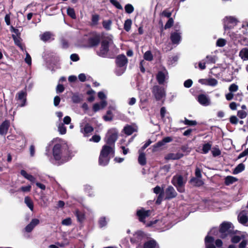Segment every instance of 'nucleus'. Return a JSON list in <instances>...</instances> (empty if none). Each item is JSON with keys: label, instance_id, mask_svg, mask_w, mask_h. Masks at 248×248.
<instances>
[{"label": "nucleus", "instance_id": "f257e3e1", "mask_svg": "<svg viewBox=\"0 0 248 248\" xmlns=\"http://www.w3.org/2000/svg\"><path fill=\"white\" fill-rule=\"evenodd\" d=\"M113 44L112 36L109 35L101 42L99 48L96 50L97 54L102 57H106L109 50V46Z\"/></svg>", "mask_w": 248, "mask_h": 248}, {"label": "nucleus", "instance_id": "f03ea898", "mask_svg": "<svg viewBox=\"0 0 248 248\" xmlns=\"http://www.w3.org/2000/svg\"><path fill=\"white\" fill-rule=\"evenodd\" d=\"M68 150L67 146L65 144L57 143L53 148V156L56 161L63 160Z\"/></svg>", "mask_w": 248, "mask_h": 248}, {"label": "nucleus", "instance_id": "7ed1b4c3", "mask_svg": "<svg viewBox=\"0 0 248 248\" xmlns=\"http://www.w3.org/2000/svg\"><path fill=\"white\" fill-rule=\"evenodd\" d=\"M187 181L186 176H182L180 174L174 175L172 180V184L176 187L177 190L180 193H183L185 191V186Z\"/></svg>", "mask_w": 248, "mask_h": 248}, {"label": "nucleus", "instance_id": "20e7f679", "mask_svg": "<svg viewBox=\"0 0 248 248\" xmlns=\"http://www.w3.org/2000/svg\"><path fill=\"white\" fill-rule=\"evenodd\" d=\"M169 217L168 216L164 217L161 220H155L154 222H151L150 223H147V226H152L156 224L155 227L160 231H164L171 228L172 226L171 223L169 222Z\"/></svg>", "mask_w": 248, "mask_h": 248}, {"label": "nucleus", "instance_id": "39448f33", "mask_svg": "<svg viewBox=\"0 0 248 248\" xmlns=\"http://www.w3.org/2000/svg\"><path fill=\"white\" fill-rule=\"evenodd\" d=\"M152 93L157 101L161 100L166 96L165 89L158 85H155L152 89Z\"/></svg>", "mask_w": 248, "mask_h": 248}, {"label": "nucleus", "instance_id": "423d86ee", "mask_svg": "<svg viewBox=\"0 0 248 248\" xmlns=\"http://www.w3.org/2000/svg\"><path fill=\"white\" fill-rule=\"evenodd\" d=\"M118 131L116 128L109 129L106 134V141L107 144L113 145L118 138Z\"/></svg>", "mask_w": 248, "mask_h": 248}, {"label": "nucleus", "instance_id": "0eeeda50", "mask_svg": "<svg viewBox=\"0 0 248 248\" xmlns=\"http://www.w3.org/2000/svg\"><path fill=\"white\" fill-rule=\"evenodd\" d=\"M237 19L231 16H226L223 19L224 28L225 31L232 29L236 25L237 23Z\"/></svg>", "mask_w": 248, "mask_h": 248}, {"label": "nucleus", "instance_id": "6e6552de", "mask_svg": "<svg viewBox=\"0 0 248 248\" xmlns=\"http://www.w3.org/2000/svg\"><path fill=\"white\" fill-rule=\"evenodd\" d=\"M27 93L25 91H21L17 93L16 99L17 102L18 106L21 107L26 105Z\"/></svg>", "mask_w": 248, "mask_h": 248}, {"label": "nucleus", "instance_id": "1a4fd4ad", "mask_svg": "<svg viewBox=\"0 0 248 248\" xmlns=\"http://www.w3.org/2000/svg\"><path fill=\"white\" fill-rule=\"evenodd\" d=\"M232 224L230 222H223L220 226L219 232L221 233L220 237L224 238L230 232Z\"/></svg>", "mask_w": 248, "mask_h": 248}, {"label": "nucleus", "instance_id": "9d476101", "mask_svg": "<svg viewBox=\"0 0 248 248\" xmlns=\"http://www.w3.org/2000/svg\"><path fill=\"white\" fill-rule=\"evenodd\" d=\"M114 151L113 147L111 146L104 145L101 150V159L104 157L110 156V158L113 156Z\"/></svg>", "mask_w": 248, "mask_h": 248}, {"label": "nucleus", "instance_id": "9b49d317", "mask_svg": "<svg viewBox=\"0 0 248 248\" xmlns=\"http://www.w3.org/2000/svg\"><path fill=\"white\" fill-rule=\"evenodd\" d=\"M151 214L150 210H145L143 209L137 211V215L140 221L145 223V219Z\"/></svg>", "mask_w": 248, "mask_h": 248}, {"label": "nucleus", "instance_id": "f8f14e48", "mask_svg": "<svg viewBox=\"0 0 248 248\" xmlns=\"http://www.w3.org/2000/svg\"><path fill=\"white\" fill-rule=\"evenodd\" d=\"M168 78V72L166 70L159 71L156 75V79L159 84H164L165 80Z\"/></svg>", "mask_w": 248, "mask_h": 248}, {"label": "nucleus", "instance_id": "ddd939ff", "mask_svg": "<svg viewBox=\"0 0 248 248\" xmlns=\"http://www.w3.org/2000/svg\"><path fill=\"white\" fill-rule=\"evenodd\" d=\"M199 82L202 84L213 87L216 86L218 83L217 80L214 78L200 79L199 80Z\"/></svg>", "mask_w": 248, "mask_h": 248}, {"label": "nucleus", "instance_id": "4468645a", "mask_svg": "<svg viewBox=\"0 0 248 248\" xmlns=\"http://www.w3.org/2000/svg\"><path fill=\"white\" fill-rule=\"evenodd\" d=\"M80 132L84 134L85 137H88L90 133L93 131V128L89 124H87L83 126L82 124L80 125Z\"/></svg>", "mask_w": 248, "mask_h": 248}, {"label": "nucleus", "instance_id": "2eb2a0df", "mask_svg": "<svg viewBox=\"0 0 248 248\" xmlns=\"http://www.w3.org/2000/svg\"><path fill=\"white\" fill-rule=\"evenodd\" d=\"M198 101L202 106H207L210 105V99L205 94H201L199 95Z\"/></svg>", "mask_w": 248, "mask_h": 248}, {"label": "nucleus", "instance_id": "dca6fc26", "mask_svg": "<svg viewBox=\"0 0 248 248\" xmlns=\"http://www.w3.org/2000/svg\"><path fill=\"white\" fill-rule=\"evenodd\" d=\"M116 62L117 66L125 67L127 63V59L124 55H119L117 57Z\"/></svg>", "mask_w": 248, "mask_h": 248}, {"label": "nucleus", "instance_id": "f3484780", "mask_svg": "<svg viewBox=\"0 0 248 248\" xmlns=\"http://www.w3.org/2000/svg\"><path fill=\"white\" fill-rule=\"evenodd\" d=\"M40 221L38 219L33 218L31 222L25 227V231L27 232H31L33 229L39 224Z\"/></svg>", "mask_w": 248, "mask_h": 248}, {"label": "nucleus", "instance_id": "a211bd4d", "mask_svg": "<svg viewBox=\"0 0 248 248\" xmlns=\"http://www.w3.org/2000/svg\"><path fill=\"white\" fill-rule=\"evenodd\" d=\"M166 197L167 199L174 198L177 195V193L172 186H168L165 191Z\"/></svg>", "mask_w": 248, "mask_h": 248}, {"label": "nucleus", "instance_id": "6ab92c4d", "mask_svg": "<svg viewBox=\"0 0 248 248\" xmlns=\"http://www.w3.org/2000/svg\"><path fill=\"white\" fill-rule=\"evenodd\" d=\"M181 32L174 31L171 33L170 39L172 43L174 44H178L181 39Z\"/></svg>", "mask_w": 248, "mask_h": 248}, {"label": "nucleus", "instance_id": "aec40b11", "mask_svg": "<svg viewBox=\"0 0 248 248\" xmlns=\"http://www.w3.org/2000/svg\"><path fill=\"white\" fill-rule=\"evenodd\" d=\"M115 107L110 106L108 107V109L107 111L106 115L103 116V119L105 121H111L113 120V115L112 111L115 110Z\"/></svg>", "mask_w": 248, "mask_h": 248}, {"label": "nucleus", "instance_id": "412c9836", "mask_svg": "<svg viewBox=\"0 0 248 248\" xmlns=\"http://www.w3.org/2000/svg\"><path fill=\"white\" fill-rule=\"evenodd\" d=\"M10 126V122L9 121H5L0 125V134L1 135H5Z\"/></svg>", "mask_w": 248, "mask_h": 248}, {"label": "nucleus", "instance_id": "4be33fe9", "mask_svg": "<svg viewBox=\"0 0 248 248\" xmlns=\"http://www.w3.org/2000/svg\"><path fill=\"white\" fill-rule=\"evenodd\" d=\"M107 105V102L106 100H103L100 103H95L93 107V109L94 112H97L101 109L104 108Z\"/></svg>", "mask_w": 248, "mask_h": 248}, {"label": "nucleus", "instance_id": "5701e85b", "mask_svg": "<svg viewBox=\"0 0 248 248\" xmlns=\"http://www.w3.org/2000/svg\"><path fill=\"white\" fill-rule=\"evenodd\" d=\"M144 248H159V246L156 242L154 240L151 239L147 241L144 244Z\"/></svg>", "mask_w": 248, "mask_h": 248}, {"label": "nucleus", "instance_id": "b1692460", "mask_svg": "<svg viewBox=\"0 0 248 248\" xmlns=\"http://www.w3.org/2000/svg\"><path fill=\"white\" fill-rule=\"evenodd\" d=\"M53 35L52 33L49 31H46L44 33L40 35V38L41 40L44 42H46L50 41L51 40H53Z\"/></svg>", "mask_w": 248, "mask_h": 248}, {"label": "nucleus", "instance_id": "393cba45", "mask_svg": "<svg viewBox=\"0 0 248 248\" xmlns=\"http://www.w3.org/2000/svg\"><path fill=\"white\" fill-rule=\"evenodd\" d=\"M214 239L212 236L208 235L205 238V244L206 248H216L213 244Z\"/></svg>", "mask_w": 248, "mask_h": 248}, {"label": "nucleus", "instance_id": "a878e982", "mask_svg": "<svg viewBox=\"0 0 248 248\" xmlns=\"http://www.w3.org/2000/svg\"><path fill=\"white\" fill-rule=\"evenodd\" d=\"M172 140V138L170 137H167L164 138L161 141H158L156 144H155L154 147V148H159L163 145H164L165 143L170 142Z\"/></svg>", "mask_w": 248, "mask_h": 248}, {"label": "nucleus", "instance_id": "bb28decb", "mask_svg": "<svg viewBox=\"0 0 248 248\" xmlns=\"http://www.w3.org/2000/svg\"><path fill=\"white\" fill-rule=\"evenodd\" d=\"M239 56L243 61L248 60V48L245 47L243 48L239 53Z\"/></svg>", "mask_w": 248, "mask_h": 248}, {"label": "nucleus", "instance_id": "cd10ccee", "mask_svg": "<svg viewBox=\"0 0 248 248\" xmlns=\"http://www.w3.org/2000/svg\"><path fill=\"white\" fill-rule=\"evenodd\" d=\"M238 219L239 222L242 224L246 223L248 220L246 213L244 211L240 213L238 216Z\"/></svg>", "mask_w": 248, "mask_h": 248}, {"label": "nucleus", "instance_id": "c85d7f7f", "mask_svg": "<svg viewBox=\"0 0 248 248\" xmlns=\"http://www.w3.org/2000/svg\"><path fill=\"white\" fill-rule=\"evenodd\" d=\"M183 155L180 153H170L168 154L166 158L167 159H178L183 157Z\"/></svg>", "mask_w": 248, "mask_h": 248}, {"label": "nucleus", "instance_id": "c756f323", "mask_svg": "<svg viewBox=\"0 0 248 248\" xmlns=\"http://www.w3.org/2000/svg\"><path fill=\"white\" fill-rule=\"evenodd\" d=\"M12 36L14 41L15 44L17 46L21 49L23 50L24 47L21 43L22 39L20 37L16 36L15 34H13Z\"/></svg>", "mask_w": 248, "mask_h": 248}, {"label": "nucleus", "instance_id": "7c9ffc66", "mask_svg": "<svg viewBox=\"0 0 248 248\" xmlns=\"http://www.w3.org/2000/svg\"><path fill=\"white\" fill-rule=\"evenodd\" d=\"M139 156L138 157V162L139 163L142 165H145L146 163V159L145 157V155L140 150H139Z\"/></svg>", "mask_w": 248, "mask_h": 248}, {"label": "nucleus", "instance_id": "2f4dec72", "mask_svg": "<svg viewBox=\"0 0 248 248\" xmlns=\"http://www.w3.org/2000/svg\"><path fill=\"white\" fill-rule=\"evenodd\" d=\"M21 174L26 179H28L31 182L34 183L35 181V178L32 175L29 174L24 170H21Z\"/></svg>", "mask_w": 248, "mask_h": 248}, {"label": "nucleus", "instance_id": "473e14b6", "mask_svg": "<svg viewBox=\"0 0 248 248\" xmlns=\"http://www.w3.org/2000/svg\"><path fill=\"white\" fill-rule=\"evenodd\" d=\"M136 130V128L132 125H126L124 128V131L127 135H131L133 132Z\"/></svg>", "mask_w": 248, "mask_h": 248}, {"label": "nucleus", "instance_id": "72a5a7b5", "mask_svg": "<svg viewBox=\"0 0 248 248\" xmlns=\"http://www.w3.org/2000/svg\"><path fill=\"white\" fill-rule=\"evenodd\" d=\"M190 182L195 186H200L203 184V182L200 178H192Z\"/></svg>", "mask_w": 248, "mask_h": 248}, {"label": "nucleus", "instance_id": "f704fd0d", "mask_svg": "<svg viewBox=\"0 0 248 248\" xmlns=\"http://www.w3.org/2000/svg\"><path fill=\"white\" fill-rule=\"evenodd\" d=\"M88 42L91 46H93L98 44L99 39L97 37H91L89 39Z\"/></svg>", "mask_w": 248, "mask_h": 248}, {"label": "nucleus", "instance_id": "c9c22d12", "mask_svg": "<svg viewBox=\"0 0 248 248\" xmlns=\"http://www.w3.org/2000/svg\"><path fill=\"white\" fill-rule=\"evenodd\" d=\"M78 222H82L85 219V215L82 212H80L78 210H77L75 213Z\"/></svg>", "mask_w": 248, "mask_h": 248}, {"label": "nucleus", "instance_id": "e433bc0d", "mask_svg": "<svg viewBox=\"0 0 248 248\" xmlns=\"http://www.w3.org/2000/svg\"><path fill=\"white\" fill-rule=\"evenodd\" d=\"M110 158V156H106V157H104L101 159L100 154L99 158V165L102 166L107 165L108 163Z\"/></svg>", "mask_w": 248, "mask_h": 248}, {"label": "nucleus", "instance_id": "4c0bfd02", "mask_svg": "<svg viewBox=\"0 0 248 248\" xmlns=\"http://www.w3.org/2000/svg\"><path fill=\"white\" fill-rule=\"evenodd\" d=\"M237 179L231 176H228L225 179V183L226 185H230L237 181Z\"/></svg>", "mask_w": 248, "mask_h": 248}, {"label": "nucleus", "instance_id": "58836bf2", "mask_svg": "<svg viewBox=\"0 0 248 248\" xmlns=\"http://www.w3.org/2000/svg\"><path fill=\"white\" fill-rule=\"evenodd\" d=\"M24 202L27 206L32 211L33 210V203L31 198L29 197H26Z\"/></svg>", "mask_w": 248, "mask_h": 248}, {"label": "nucleus", "instance_id": "ea45409f", "mask_svg": "<svg viewBox=\"0 0 248 248\" xmlns=\"http://www.w3.org/2000/svg\"><path fill=\"white\" fill-rule=\"evenodd\" d=\"M245 165L243 163H240L238 165H237L236 168L234 169L233 171V173L234 174H238L242 171H243L245 169Z\"/></svg>", "mask_w": 248, "mask_h": 248}, {"label": "nucleus", "instance_id": "a19ab883", "mask_svg": "<svg viewBox=\"0 0 248 248\" xmlns=\"http://www.w3.org/2000/svg\"><path fill=\"white\" fill-rule=\"evenodd\" d=\"M112 22L110 20H104L102 23L103 27L107 30L111 29Z\"/></svg>", "mask_w": 248, "mask_h": 248}, {"label": "nucleus", "instance_id": "79ce46f5", "mask_svg": "<svg viewBox=\"0 0 248 248\" xmlns=\"http://www.w3.org/2000/svg\"><path fill=\"white\" fill-rule=\"evenodd\" d=\"M132 25V21L130 19H128L125 21L124 24V30L128 31H130L131 29V26Z\"/></svg>", "mask_w": 248, "mask_h": 248}, {"label": "nucleus", "instance_id": "37998d69", "mask_svg": "<svg viewBox=\"0 0 248 248\" xmlns=\"http://www.w3.org/2000/svg\"><path fill=\"white\" fill-rule=\"evenodd\" d=\"M181 123H183L186 125H195L197 123L196 121L189 120L186 118H185L184 121H181Z\"/></svg>", "mask_w": 248, "mask_h": 248}, {"label": "nucleus", "instance_id": "c03bdc74", "mask_svg": "<svg viewBox=\"0 0 248 248\" xmlns=\"http://www.w3.org/2000/svg\"><path fill=\"white\" fill-rule=\"evenodd\" d=\"M212 144L210 143H207L203 144L202 146V152L204 154H207L209 151L211 149Z\"/></svg>", "mask_w": 248, "mask_h": 248}, {"label": "nucleus", "instance_id": "a18cd8bd", "mask_svg": "<svg viewBox=\"0 0 248 248\" xmlns=\"http://www.w3.org/2000/svg\"><path fill=\"white\" fill-rule=\"evenodd\" d=\"M244 235H241V236L234 235L232 238V242L234 243H237L242 239H244Z\"/></svg>", "mask_w": 248, "mask_h": 248}, {"label": "nucleus", "instance_id": "49530a36", "mask_svg": "<svg viewBox=\"0 0 248 248\" xmlns=\"http://www.w3.org/2000/svg\"><path fill=\"white\" fill-rule=\"evenodd\" d=\"M125 67L117 66L115 69L116 74L119 76L122 75L125 71Z\"/></svg>", "mask_w": 248, "mask_h": 248}, {"label": "nucleus", "instance_id": "de8ad7c7", "mask_svg": "<svg viewBox=\"0 0 248 248\" xmlns=\"http://www.w3.org/2000/svg\"><path fill=\"white\" fill-rule=\"evenodd\" d=\"M58 130L60 134H65L66 132V128L63 124H60L58 125Z\"/></svg>", "mask_w": 248, "mask_h": 248}, {"label": "nucleus", "instance_id": "09e8293b", "mask_svg": "<svg viewBox=\"0 0 248 248\" xmlns=\"http://www.w3.org/2000/svg\"><path fill=\"white\" fill-rule=\"evenodd\" d=\"M153 58V55L150 51H146L144 54V58L146 61H151Z\"/></svg>", "mask_w": 248, "mask_h": 248}, {"label": "nucleus", "instance_id": "8fccbe9b", "mask_svg": "<svg viewBox=\"0 0 248 248\" xmlns=\"http://www.w3.org/2000/svg\"><path fill=\"white\" fill-rule=\"evenodd\" d=\"M226 44V40L223 38H219L217 41L216 45L219 47H223Z\"/></svg>", "mask_w": 248, "mask_h": 248}, {"label": "nucleus", "instance_id": "3c124183", "mask_svg": "<svg viewBox=\"0 0 248 248\" xmlns=\"http://www.w3.org/2000/svg\"><path fill=\"white\" fill-rule=\"evenodd\" d=\"M204 61L207 63H214L216 62L215 57L209 55L206 56Z\"/></svg>", "mask_w": 248, "mask_h": 248}, {"label": "nucleus", "instance_id": "603ef678", "mask_svg": "<svg viewBox=\"0 0 248 248\" xmlns=\"http://www.w3.org/2000/svg\"><path fill=\"white\" fill-rule=\"evenodd\" d=\"M67 13L68 15L71 17L72 18H75L76 17L75 11L73 8H68L67 10Z\"/></svg>", "mask_w": 248, "mask_h": 248}, {"label": "nucleus", "instance_id": "864d4df0", "mask_svg": "<svg viewBox=\"0 0 248 248\" xmlns=\"http://www.w3.org/2000/svg\"><path fill=\"white\" fill-rule=\"evenodd\" d=\"M125 12L128 14L132 13L134 11L133 6L130 4H127L125 6Z\"/></svg>", "mask_w": 248, "mask_h": 248}, {"label": "nucleus", "instance_id": "5fc2aeb1", "mask_svg": "<svg viewBox=\"0 0 248 248\" xmlns=\"http://www.w3.org/2000/svg\"><path fill=\"white\" fill-rule=\"evenodd\" d=\"M31 187L30 185L27 186H23L21 187L17 191H22L23 192H28L31 191Z\"/></svg>", "mask_w": 248, "mask_h": 248}, {"label": "nucleus", "instance_id": "6e6d98bb", "mask_svg": "<svg viewBox=\"0 0 248 248\" xmlns=\"http://www.w3.org/2000/svg\"><path fill=\"white\" fill-rule=\"evenodd\" d=\"M87 94L90 95V96L87 99L88 101L89 102H93L94 99V97L93 96L94 92L92 90H89L87 92Z\"/></svg>", "mask_w": 248, "mask_h": 248}, {"label": "nucleus", "instance_id": "4d7b16f0", "mask_svg": "<svg viewBox=\"0 0 248 248\" xmlns=\"http://www.w3.org/2000/svg\"><path fill=\"white\" fill-rule=\"evenodd\" d=\"M247 115V112L243 110H239L237 112V116L241 119H244L246 118Z\"/></svg>", "mask_w": 248, "mask_h": 248}, {"label": "nucleus", "instance_id": "13d9d810", "mask_svg": "<svg viewBox=\"0 0 248 248\" xmlns=\"http://www.w3.org/2000/svg\"><path fill=\"white\" fill-rule=\"evenodd\" d=\"M99 19V16L97 15L92 16V21L93 25H97Z\"/></svg>", "mask_w": 248, "mask_h": 248}, {"label": "nucleus", "instance_id": "bf43d9fd", "mask_svg": "<svg viewBox=\"0 0 248 248\" xmlns=\"http://www.w3.org/2000/svg\"><path fill=\"white\" fill-rule=\"evenodd\" d=\"M238 87L235 84H231L229 88V91L232 93V92H236L238 90Z\"/></svg>", "mask_w": 248, "mask_h": 248}, {"label": "nucleus", "instance_id": "052dcab7", "mask_svg": "<svg viewBox=\"0 0 248 248\" xmlns=\"http://www.w3.org/2000/svg\"><path fill=\"white\" fill-rule=\"evenodd\" d=\"M212 153L214 156H217L220 155L221 152L218 148H213L212 150Z\"/></svg>", "mask_w": 248, "mask_h": 248}, {"label": "nucleus", "instance_id": "680f3d73", "mask_svg": "<svg viewBox=\"0 0 248 248\" xmlns=\"http://www.w3.org/2000/svg\"><path fill=\"white\" fill-rule=\"evenodd\" d=\"M173 23V20L172 18H170L166 24L165 25V29H167L170 28Z\"/></svg>", "mask_w": 248, "mask_h": 248}, {"label": "nucleus", "instance_id": "e2e57ef3", "mask_svg": "<svg viewBox=\"0 0 248 248\" xmlns=\"http://www.w3.org/2000/svg\"><path fill=\"white\" fill-rule=\"evenodd\" d=\"M62 225H65V226L70 225L72 224V220H71V218L68 217V218H66L63 219L62 221Z\"/></svg>", "mask_w": 248, "mask_h": 248}, {"label": "nucleus", "instance_id": "0e129e2a", "mask_svg": "<svg viewBox=\"0 0 248 248\" xmlns=\"http://www.w3.org/2000/svg\"><path fill=\"white\" fill-rule=\"evenodd\" d=\"M99 224L100 227H103L106 225L107 221L105 217H101L99 220Z\"/></svg>", "mask_w": 248, "mask_h": 248}, {"label": "nucleus", "instance_id": "69168bd1", "mask_svg": "<svg viewBox=\"0 0 248 248\" xmlns=\"http://www.w3.org/2000/svg\"><path fill=\"white\" fill-rule=\"evenodd\" d=\"M110 2L113 5H114L118 9H122V6L120 4V3L118 1H117V0H110Z\"/></svg>", "mask_w": 248, "mask_h": 248}, {"label": "nucleus", "instance_id": "338daca9", "mask_svg": "<svg viewBox=\"0 0 248 248\" xmlns=\"http://www.w3.org/2000/svg\"><path fill=\"white\" fill-rule=\"evenodd\" d=\"M101 140V137L99 135H94L90 140V141H93L94 142H98Z\"/></svg>", "mask_w": 248, "mask_h": 248}, {"label": "nucleus", "instance_id": "774afa93", "mask_svg": "<svg viewBox=\"0 0 248 248\" xmlns=\"http://www.w3.org/2000/svg\"><path fill=\"white\" fill-rule=\"evenodd\" d=\"M154 192L155 194H159L162 196L163 193V189L160 188L159 186H156L154 188Z\"/></svg>", "mask_w": 248, "mask_h": 248}]
</instances>
